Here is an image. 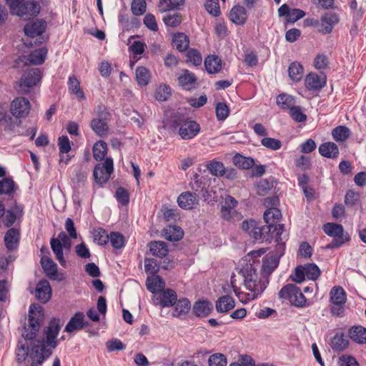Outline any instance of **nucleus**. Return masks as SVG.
I'll list each match as a JSON object with an SVG mask.
<instances>
[{
	"label": "nucleus",
	"mask_w": 366,
	"mask_h": 366,
	"mask_svg": "<svg viewBox=\"0 0 366 366\" xmlns=\"http://www.w3.org/2000/svg\"><path fill=\"white\" fill-rule=\"evenodd\" d=\"M35 305L29 308L28 324L24 327L22 337L16 350V360L18 366H41L51 352L45 347L44 342L33 341L39 330L40 313H35Z\"/></svg>",
	"instance_id": "obj_1"
},
{
	"label": "nucleus",
	"mask_w": 366,
	"mask_h": 366,
	"mask_svg": "<svg viewBox=\"0 0 366 366\" xmlns=\"http://www.w3.org/2000/svg\"><path fill=\"white\" fill-rule=\"evenodd\" d=\"M240 273L244 280V285L249 292H241L232 286L234 293L239 300L243 303H247L251 300L256 299L261 295L267 287V282L262 280L259 277L257 269L252 264H247L243 267Z\"/></svg>",
	"instance_id": "obj_2"
},
{
	"label": "nucleus",
	"mask_w": 366,
	"mask_h": 366,
	"mask_svg": "<svg viewBox=\"0 0 366 366\" xmlns=\"http://www.w3.org/2000/svg\"><path fill=\"white\" fill-rule=\"evenodd\" d=\"M41 79V74L39 69H29L16 82L15 89L19 94H27L39 84Z\"/></svg>",
	"instance_id": "obj_3"
},
{
	"label": "nucleus",
	"mask_w": 366,
	"mask_h": 366,
	"mask_svg": "<svg viewBox=\"0 0 366 366\" xmlns=\"http://www.w3.org/2000/svg\"><path fill=\"white\" fill-rule=\"evenodd\" d=\"M11 12L22 18L36 16L40 11V5L36 1L24 0H6Z\"/></svg>",
	"instance_id": "obj_4"
},
{
	"label": "nucleus",
	"mask_w": 366,
	"mask_h": 366,
	"mask_svg": "<svg viewBox=\"0 0 366 366\" xmlns=\"http://www.w3.org/2000/svg\"><path fill=\"white\" fill-rule=\"evenodd\" d=\"M110 113L104 106L98 107L96 117L91 121L92 129L99 137H106L109 134V121Z\"/></svg>",
	"instance_id": "obj_5"
},
{
	"label": "nucleus",
	"mask_w": 366,
	"mask_h": 366,
	"mask_svg": "<svg viewBox=\"0 0 366 366\" xmlns=\"http://www.w3.org/2000/svg\"><path fill=\"white\" fill-rule=\"evenodd\" d=\"M51 248L55 254L56 259L62 267H66V262L64 257L63 249L69 251L71 242L65 232H61L58 237L51 238L50 241Z\"/></svg>",
	"instance_id": "obj_6"
},
{
	"label": "nucleus",
	"mask_w": 366,
	"mask_h": 366,
	"mask_svg": "<svg viewBox=\"0 0 366 366\" xmlns=\"http://www.w3.org/2000/svg\"><path fill=\"white\" fill-rule=\"evenodd\" d=\"M323 230L328 236L335 238L332 242L327 246V248L332 249L339 247L350 239L349 235L344 233V229L341 224L327 223L323 226Z\"/></svg>",
	"instance_id": "obj_7"
},
{
	"label": "nucleus",
	"mask_w": 366,
	"mask_h": 366,
	"mask_svg": "<svg viewBox=\"0 0 366 366\" xmlns=\"http://www.w3.org/2000/svg\"><path fill=\"white\" fill-rule=\"evenodd\" d=\"M279 297L287 300L292 305L299 307H304L306 303V298L300 289L292 284L284 286L279 292Z\"/></svg>",
	"instance_id": "obj_8"
},
{
	"label": "nucleus",
	"mask_w": 366,
	"mask_h": 366,
	"mask_svg": "<svg viewBox=\"0 0 366 366\" xmlns=\"http://www.w3.org/2000/svg\"><path fill=\"white\" fill-rule=\"evenodd\" d=\"M320 275V269L315 264H307L295 268L294 274L291 275L292 281L297 283L302 282L305 277L315 280Z\"/></svg>",
	"instance_id": "obj_9"
},
{
	"label": "nucleus",
	"mask_w": 366,
	"mask_h": 366,
	"mask_svg": "<svg viewBox=\"0 0 366 366\" xmlns=\"http://www.w3.org/2000/svg\"><path fill=\"white\" fill-rule=\"evenodd\" d=\"M45 29L46 21L44 20L36 19L26 24L24 26V33L31 39L37 37L36 40L34 41V44H39L46 40V38L42 36Z\"/></svg>",
	"instance_id": "obj_10"
},
{
	"label": "nucleus",
	"mask_w": 366,
	"mask_h": 366,
	"mask_svg": "<svg viewBox=\"0 0 366 366\" xmlns=\"http://www.w3.org/2000/svg\"><path fill=\"white\" fill-rule=\"evenodd\" d=\"M285 244L278 243L276 247V254H268L263 258L262 271L264 275H269L277 267L280 257L284 254Z\"/></svg>",
	"instance_id": "obj_11"
},
{
	"label": "nucleus",
	"mask_w": 366,
	"mask_h": 366,
	"mask_svg": "<svg viewBox=\"0 0 366 366\" xmlns=\"http://www.w3.org/2000/svg\"><path fill=\"white\" fill-rule=\"evenodd\" d=\"M176 122L179 127V134L183 139H191L196 137L200 132V126L195 121L187 119H179Z\"/></svg>",
	"instance_id": "obj_12"
},
{
	"label": "nucleus",
	"mask_w": 366,
	"mask_h": 366,
	"mask_svg": "<svg viewBox=\"0 0 366 366\" xmlns=\"http://www.w3.org/2000/svg\"><path fill=\"white\" fill-rule=\"evenodd\" d=\"M113 160L107 158L103 163L96 165L94 169V177L97 183L102 184L107 182L113 172Z\"/></svg>",
	"instance_id": "obj_13"
},
{
	"label": "nucleus",
	"mask_w": 366,
	"mask_h": 366,
	"mask_svg": "<svg viewBox=\"0 0 366 366\" xmlns=\"http://www.w3.org/2000/svg\"><path fill=\"white\" fill-rule=\"evenodd\" d=\"M48 50L46 47H42L39 49L34 50L28 56H20L15 63L14 66L19 67L20 64L25 66L39 65L41 64L46 59Z\"/></svg>",
	"instance_id": "obj_14"
},
{
	"label": "nucleus",
	"mask_w": 366,
	"mask_h": 366,
	"mask_svg": "<svg viewBox=\"0 0 366 366\" xmlns=\"http://www.w3.org/2000/svg\"><path fill=\"white\" fill-rule=\"evenodd\" d=\"M30 109V102L24 97L16 98L11 104V112L16 117L27 116Z\"/></svg>",
	"instance_id": "obj_15"
},
{
	"label": "nucleus",
	"mask_w": 366,
	"mask_h": 366,
	"mask_svg": "<svg viewBox=\"0 0 366 366\" xmlns=\"http://www.w3.org/2000/svg\"><path fill=\"white\" fill-rule=\"evenodd\" d=\"M237 206V201L233 197L227 195L221 205V217L227 221L231 220L236 214L235 208Z\"/></svg>",
	"instance_id": "obj_16"
},
{
	"label": "nucleus",
	"mask_w": 366,
	"mask_h": 366,
	"mask_svg": "<svg viewBox=\"0 0 366 366\" xmlns=\"http://www.w3.org/2000/svg\"><path fill=\"white\" fill-rule=\"evenodd\" d=\"M61 327V325L60 320L54 319L49 322V325L45 331L46 345L51 348H55L57 346L56 337L59 332Z\"/></svg>",
	"instance_id": "obj_17"
},
{
	"label": "nucleus",
	"mask_w": 366,
	"mask_h": 366,
	"mask_svg": "<svg viewBox=\"0 0 366 366\" xmlns=\"http://www.w3.org/2000/svg\"><path fill=\"white\" fill-rule=\"evenodd\" d=\"M177 294L174 290L167 289L158 293V296L154 300V304H159L162 307L174 306L177 302Z\"/></svg>",
	"instance_id": "obj_18"
},
{
	"label": "nucleus",
	"mask_w": 366,
	"mask_h": 366,
	"mask_svg": "<svg viewBox=\"0 0 366 366\" xmlns=\"http://www.w3.org/2000/svg\"><path fill=\"white\" fill-rule=\"evenodd\" d=\"M199 195L190 192H183L177 198L179 206L184 209H193L199 204Z\"/></svg>",
	"instance_id": "obj_19"
},
{
	"label": "nucleus",
	"mask_w": 366,
	"mask_h": 366,
	"mask_svg": "<svg viewBox=\"0 0 366 366\" xmlns=\"http://www.w3.org/2000/svg\"><path fill=\"white\" fill-rule=\"evenodd\" d=\"M339 16L334 12H327L322 16L320 19V31L322 34H330L332 32L333 27L339 22Z\"/></svg>",
	"instance_id": "obj_20"
},
{
	"label": "nucleus",
	"mask_w": 366,
	"mask_h": 366,
	"mask_svg": "<svg viewBox=\"0 0 366 366\" xmlns=\"http://www.w3.org/2000/svg\"><path fill=\"white\" fill-rule=\"evenodd\" d=\"M36 297L41 302H47L51 295V288L46 280H41L36 287Z\"/></svg>",
	"instance_id": "obj_21"
},
{
	"label": "nucleus",
	"mask_w": 366,
	"mask_h": 366,
	"mask_svg": "<svg viewBox=\"0 0 366 366\" xmlns=\"http://www.w3.org/2000/svg\"><path fill=\"white\" fill-rule=\"evenodd\" d=\"M305 84L309 90H319L325 85L326 77L310 73L306 76Z\"/></svg>",
	"instance_id": "obj_22"
},
{
	"label": "nucleus",
	"mask_w": 366,
	"mask_h": 366,
	"mask_svg": "<svg viewBox=\"0 0 366 366\" xmlns=\"http://www.w3.org/2000/svg\"><path fill=\"white\" fill-rule=\"evenodd\" d=\"M179 85L185 90H191L195 87L197 77L194 74L187 69L183 70L178 77Z\"/></svg>",
	"instance_id": "obj_23"
},
{
	"label": "nucleus",
	"mask_w": 366,
	"mask_h": 366,
	"mask_svg": "<svg viewBox=\"0 0 366 366\" xmlns=\"http://www.w3.org/2000/svg\"><path fill=\"white\" fill-rule=\"evenodd\" d=\"M84 327V315L82 312H76L67 323L64 331L72 333L81 330Z\"/></svg>",
	"instance_id": "obj_24"
},
{
	"label": "nucleus",
	"mask_w": 366,
	"mask_h": 366,
	"mask_svg": "<svg viewBox=\"0 0 366 366\" xmlns=\"http://www.w3.org/2000/svg\"><path fill=\"white\" fill-rule=\"evenodd\" d=\"M41 264L49 279L58 280L57 265L51 258L48 257H41Z\"/></svg>",
	"instance_id": "obj_25"
},
{
	"label": "nucleus",
	"mask_w": 366,
	"mask_h": 366,
	"mask_svg": "<svg viewBox=\"0 0 366 366\" xmlns=\"http://www.w3.org/2000/svg\"><path fill=\"white\" fill-rule=\"evenodd\" d=\"M213 310L212 304L208 300H199L194 303L193 312L198 317L208 316Z\"/></svg>",
	"instance_id": "obj_26"
},
{
	"label": "nucleus",
	"mask_w": 366,
	"mask_h": 366,
	"mask_svg": "<svg viewBox=\"0 0 366 366\" xmlns=\"http://www.w3.org/2000/svg\"><path fill=\"white\" fill-rule=\"evenodd\" d=\"M229 17L234 24L241 25L245 23L247 14L245 9L238 5L231 9Z\"/></svg>",
	"instance_id": "obj_27"
},
{
	"label": "nucleus",
	"mask_w": 366,
	"mask_h": 366,
	"mask_svg": "<svg viewBox=\"0 0 366 366\" xmlns=\"http://www.w3.org/2000/svg\"><path fill=\"white\" fill-rule=\"evenodd\" d=\"M204 66L209 74H217L222 69V59L216 55H209L204 60Z\"/></svg>",
	"instance_id": "obj_28"
},
{
	"label": "nucleus",
	"mask_w": 366,
	"mask_h": 366,
	"mask_svg": "<svg viewBox=\"0 0 366 366\" xmlns=\"http://www.w3.org/2000/svg\"><path fill=\"white\" fill-rule=\"evenodd\" d=\"M330 301L335 305H342L347 301L344 289L340 286L333 287L330 292Z\"/></svg>",
	"instance_id": "obj_29"
},
{
	"label": "nucleus",
	"mask_w": 366,
	"mask_h": 366,
	"mask_svg": "<svg viewBox=\"0 0 366 366\" xmlns=\"http://www.w3.org/2000/svg\"><path fill=\"white\" fill-rule=\"evenodd\" d=\"M148 247L151 254L159 258L166 257L169 252L167 244L163 241L151 242Z\"/></svg>",
	"instance_id": "obj_30"
},
{
	"label": "nucleus",
	"mask_w": 366,
	"mask_h": 366,
	"mask_svg": "<svg viewBox=\"0 0 366 366\" xmlns=\"http://www.w3.org/2000/svg\"><path fill=\"white\" fill-rule=\"evenodd\" d=\"M147 288L152 293H159L163 290L165 287V282L158 275H152L148 277L146 281Z\"/></svg>",
	"instance_id": "obj_31"
},
{
	"label": "nucleus",
	"mask_w": 366,
	"mask_h": 366,
	"mask_svg": "<svg viewBox=\"0 0 366 366\" xmlns=\"http://www.w3.org/2000/svg\"><path fill=\"white\" fill-rule=\"evenodd\" d=\"M183 230L178 226L168 225L163 230V237L169 241H179L183 237Z\"/></svg>",
	"instance_id": "obj_32"
},
{
	"label": "nucleus",
	"mask_w": 366,
	"mask_h": 366,
	"mask_svg": "<svg viewBox=\"0 0 366 366\" xmlns=\"http://www.w3.org/2000/svg\"><path fill=\"white\" fill-rule=\"evenodd\" d=\"M216 310L218 312L226 313L235 306L234 299L229 296H222L216 301Z\"/></svg>",
	"instance_id": "obj_33"
},
{
	"label": "nucleus",
	"mask_w": 366,
	"mask_h": 366,
	"mask_svg": "<svg viewBox=\"0 0 366 366\" xmlns=\"http://www.w3.org/2000/svg\"><path fill=\"white\" fill-rule=\"evenodd\" d=\"M19 241V232L15 228L9 229L4 237V242L9 250L17 248Z\"/></svg>",
	"instance_id": "obj_34"
},
{
	"label": "nucleus",
	"mask_w": 366,
	"mask_h": 366,
	"mask_svg": "<svg viewBox=\"0 0 366 366\" xmlns=\"http://www.w3.org/2000/svg\"><path fill=\"white\" fill-rule=\"evenodd\" d=\"M282 214L276 207H269L264 213V219L267 226L272 229L273 226L280 219Z\"/></svg>",
	"instance_id": "obj_35"
},
{
	"label": "nucleus",
	"mask_w": 366,
	"mask_h": 366,
	"mask_svg": "<svg viewBox=\"0 0 366 366\" xmlns=\"http://www.w3.org/2000/svg\"><path fill=\"white\" fill-rule=\"evenodd\" d=\"M320 154L325 157L335 159L339 154V149L333 142H326L319 147Z\"/></svg>",
	"instance_id": "obj_36"
},
{
	"label": "nucleus",
	"mask_w": 366,
	"mask_h": 366,
	"mask_svg": "<svg viewBox=\"0 0 366 366\" xmlns=\"http://www.w3.org/2000/svg\"><path fill=\"white\" fill-rule=\"evenodd\" d=\"M173 46L178 51L182 52L189 48V39L184 33H177L172 38Z\"/></svg>",
	"instance_id": "obj_37"
},
{
	"label": "nucleus",
	"mask_w": 366,
	"mask_h": 366,
	"mask_svg": "<svg viewBox=\"0 0 366 366\" xmlns=\"http://www.w3.org/2000/svg\"><path fill=\"white\" fill-rule=\"evenodd\" d=\"M349 336L357 343H366V328L362 326L352 327L349 330Z\"/></svg>",
	"instance_id": "obj_38"
},
{
	"label": "nucleus",
	"mask_w": 366,
	"mask_h": 366,
	"mask_svg": "<svg viewBox=\"0 0 366 366\" xmlns=\"http://www.w3.org/2000/svg\"><path fill=\"white\" fill-rule=\"evenodd\" d=\"M174 306L175 307L173 316L180 317L182 315H186L189 312L191 307V304L188 299L182 298L179 299V300H177Z\"/></svg>",
	"instance_id": "obj_39"
},
{
	"label": "nucleus",
	"mask_w": 366,
	"mask_h": 366,
	"mask_svg": "<svg viewBox=\"0 0 366 366\" xmlns=\"http://www.w3.org/2000/svg\"><path fill=\"white\" fill-rule=\"evenodd\" d=\"M304 69L301 64L292 62L288 68V74L293 81H299L303 76Z\"/></svg>",
	"instance_id": "obj_40"
},
{
	"label": "nucleus",
	"mask_w": 366,
	"mask_h": 366,
	"mask_svg": "<svg viewBox=\"0 0 366 366\" xmlns=\"http://www.w3.org/2000/svg\"><path fill=\"white\" fill-rule=\"evenodd\" d=\"M136 80L139 85L147 86L150 81L151 75L149 69L144 66H138L135 71Z\"/></svg>",
	"instance_id": "obj_41"
},
{
	"label": "nucleus",
	"mask_w": 366,
	"mask_h": 366,
	"mask_svg": "<svg viewBox=\"0 0 366 366\" xmlns=\"http://www.w3.org/2000/svg\"><path fill=\"white\" fill-rule=\"evenodd\" d=\"M209 173L214 177H220L224 176V166L222 162L218 161H210L206 164Z\"/></svg>",
	"instance_id": "obj_42"
},
{
	"label": "nucleus",
	"mask_w": 366,
	"mask_h": 366,
	"mask_svg": "<svg viewBox=\"0 0 366 366\" xmlns=\"http://www.w3.org/2000/svg\"><path fill=\"white\" fill-rule=\"evenodd\" d=\"M348 340L343 334L336 335L332 340L331 347L334 350L342 351L347 347Z\"/></svg>",
	"instance_id": "obj_43"
},
{
	"label": "nucleus",
	"mask_w": 366,
	"mask_h": 366,
	"mask_svg": "<svg viewBox=\"0 0 366 366\" xmlns=\"http://www.w3.org/2000/svg\"><path fill=\"white\" fill-rule=\"evenodd\" d=\"M68 85L69 92L74 94L79 99H85L84 94L80 88V82L75 76H72L69 78Z\"/></svg>",
	"instance_id": "obj_44"
},
{
	"label": "nucleus",
	"mask_w": 366,
	"mask_h": 366,
	"mask_svg": "<svg viewBox=\"0 0 366 366\" xmlns=\"http://www.w3.org/2000/svg\"><path fill=\"white\" fill-rule=\"evenodd\" d=\"M333 138L337 142H344L350 136V130L345 126H339L332 132Z\"/></svg>",
	"instance_id": "obj_45"
},
{
	"label": "nucleus",
	"mask_w": 366,
	"mask_h": 366,
	"mask_svg": "<svg viewBox=\"0 0 366 366\" xmlns=\"http://www.w3.org/2000/svg\"><path fill=\"white\" fill-rule=\"evenodd\" d=\"M184 3V0H159V7L164 12L174 9H179Z\"/></svg>",
	"instance_id": "obj_46"
},
{
	"label": "nucleus",
	"mask_w": 366,
	"mask_h": 366,
	"mask_svg": "<svg viewBox=\"0 0 366 366\" xmlns=\"http://www.w3.org/2000/svg\"><path fill=\"white\" fill-rule=\"evenodd\" d=\"M276 102L277 105L282 109H290L295 104L294 98L285 94H280L277 97Z\"/></svg>",
	"instance_id": "obj_47"
},
{
	"label": "nucleus",
	"mask_w": 366,
	"mask_h": 366,
	"mask_svg": "<svg viewBox=\"0 0 366 366\" xmlns=\"http://www.w3.org/2000/svg\"><path fill=\"white\" fill-rule=\"evenodd\" d=\"M107 151V144L103 141L96 142L93 147L94 158L99 161L102 160L106 156Z\"/></svg>",
	"instance_id": "obj_48"
},
{
	"label": "nucleus",
	"mask_w": 366,
	"mask_h": 366,
	"mask_svg": "<svg viewBox=\"0 0 366 366\" xmlns=\"http://www.w3.org/2000/svg\"><path fill=\"white\" fill-rule=\"evenodd\" d=\"M270 228H269L267 225L259 227L257 225V224H256L253 229L250 231V235L256 241L263 240L264 239L267 240V238H266L264 234L270 232Z\"/></svg>",
	"instance_id": "obj_49"
},
{
	"label": "nucleus",
	"mask_w": 366,
	"mask_h": 366,
	"mask_svg": "<svg viewBox=\"0 0 366 366\" xmlns=\"http://www.w3.org/2000/svg\"><path fill=\"white\" fill-rule=\"evenodd\" d=\"M234 164L242 169H249L254 164V159L240 154H236L233 158Z\"/></svg>",
	"instance_id": "obj_50"
},
{
	"label": "nucleus",
	"mask_w": 366,
	"mask_h": 366,
	"mask_svg": "<svg viewBox=\"0 0 366 366\" xmlns=\"http://www.w3.org/2000/svg\"><path fill=\"white\" fill-rule=\"evenodd\" d=\"M171 96V88L166 84L159 85L154 93V97L160 102L167 101Z\"/></svg>",
	"instance_id": "obj_51"
},
{
	"label": "nucleus",
	"mask_w": 366,
	"mask_h": 366,
	"mask_svg": "<svg viewBox=\"0 0 366 366\" xmlns=\"http://www.w3.org/2000/svg\"><path fill=\"white\" fill-rule=\"evenodd\" d=\"M208 365L209 366H227V359L224 354L217 352L209 357Z\"/></svg>",
	"instance_id": "obj_52"
},
{
	"label": "nucleus",
	"mask_w": 366,
	"mask_h": 366,
	"mask_svg": "<svg viewBox=\"0 0 366 366\" xmlns=\"http://www.w3.org/2000/svg\"><path fill=\"white\" fill-rule=\"evenodd\" d=\"M111 244L115 249H120L125 244L124 236L117 232H112L109 235Z\"/></svg>",
	"instance_id": "obj_53"
},
{
	"label": "nucleus",
	"mask_w": 366,
	"mask_h": 366,
	"mask_svg": "<svg viewBox=\"0 0 366 366\" xmlns=\"http://www.w3.org/2000/svg\"><path fill=\"white\" fill-rule=\"evenodd\" d=\"M94 242L99 245H105L109 239V235L102 228L95 229L93 233Z\"/></svg>",
	"instance_id": "obj_54"
},
{
	"label": "nucleus",
	"mask_w": 366,
	"mask_h": 366,
	"mask_svg": "<svg viewBox=\"0 0 366 366\" xmlns=\"http://www.w3.org/2000/svg\"><path fill=\"white\" fill-rule=\"evenodd\" d=\"M147 9L145 0H133L131 5V9L134 15H142Z\"/></svg>",
	"instance_id": "obj_55"
},
{
	"label": "nucleus",
	"mask_w": 366,
	"mask_h": 366,
	"mask_svg": "<svg viewBox=\"0 0 366 366\" xmlns=\"http://www.w3.org/2000/svg\"><path fill=\"white\" fill-rule=\"evenodd\" d=\"M216 116L218 120H225L229 114V109L224 103L219 102L215 107Z\"/></svg>",
	"instance_id": "obj_56"
},
{
	"label": "nucleus",
	"mask_w": 366,
	"mask_h": 366,
	"mask_svg": "<svg viewBox=\"0 0 366 366\" xmlns=\"http://www.w3.org/2000/svg\"><path fill=\"white\" fill-rule=\"evenodd\" d=\"M163 21L167 26L176 27L181 24L182 17L180 14H169L165 16L163 19Z\"/></svg>",
	"instance_id": "obj_57"
},
{
	"label": "nucleus",
	"mask_w": 366,
	"mask_h": 366,
	"mask_svg": "<svg viewBox=\"0 0 366 366\" xmlns=\"http://www.w3.org/2000/svg\"><path fill=\"white\" fill-rule=\"evenodd\" d=\"M261 144L272 150H277L281 148L282 142L277 139L264 137L261 140Z\"/></svg>",
	"instance_id": "obj_58"
},
{
	"label": "nucleus",
	"mask_w": 366,
	"mask_h": 366,
	"mask_svg": "<svg viewBox=\"0 0 366 366\" xmlns=\"http://www.w3.org/2000/svg\"><path fill=\"white\" fill-rule=\"evenodd\" d=\"M14 182L9 178L0 181V194H9L14 191Z\"/></svg>",
	"instance_id": "obj_59"
},
{
	"label": "nucleus",
	"mask_w": 366,
	"mask_h": 366,
	"mask_svg": "<svg viewBox=\"0 0 366 366\" xmlns=\"http://www.w3.org/2000/svg\"><path fill=\"white\" fill-rule=\"evenodd\" d=\"M229 366H255V362L252 357L242 355L239 357L237 362H232Z\"/></svg>",
	"instance_id": "obj_60"
},
{
	"label": "nucleus",
	"mask_w": 366,
	"mask_h": 366,
	"mask_svg": "<svg viewBox=\"0 0 366 366\" xmlns=\"http://www.w3.org/2000/svg\"><path fill=\"white\" fill-rule=\"evenodd\" d=\"M187 61L195 66H199L202 61V55L196 49L189 50L187 54Z\"/></svg>",
	"instance_id": "obj_61"
},
{
	"label": "nucleus",
	"mask_w": 366,
	"mask_h": 366,
	"mask_svg": "<svg viewBox=\"0 0 366 366\" xmlns=\"http://www.w3.org/2000/svg\"><path fill=\"white\" fill-rule=\"evenodd\" d=\"M328 64L329 61L327 56L323 54H319L315 58L313 64L317 69H324L327 68Z\"/></svg>",
	"instance_id": "obj_62"
},
{
	"label": "nucleus",
	"mask_w": 366,
	"mask_h": 366,
	"mask_svg": "<svg viewBox=\"0 0 366 366\" xmlns=\"http://www.w3.org/2000/svg\"><path fill=\"white\" fill-rule=\"evenodd\" d=\"M115 196L117 201L122 205H127L129 202V193L122 187H119L117 189Z\"/></svg>",
	"instance_id": "obj_63"
},
{
	"label": "nucleus",
	"mask_w": 366,
	"mask_h": 366,
	"mask_svg": "<svg viewBox=\"0 0 366 366\" xmlns=\"http://www.w3.org/2000/svg\"><path fill=\"white\" fill-rule=\"evenodd\" d=\"M338 366H359V365L354 357L342 355L339 358Z\"/></svg>",
	"instance_id": "obj_64"
}]
</instances>
